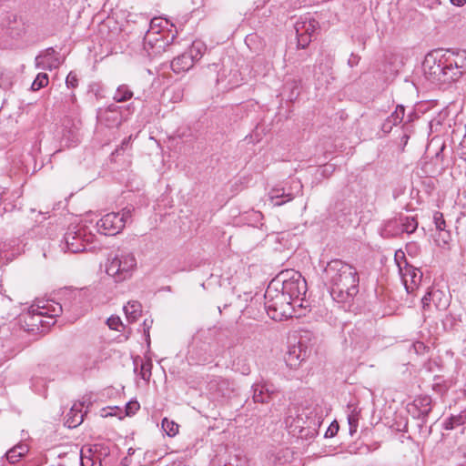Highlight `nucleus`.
<instances>
[{"label":"nucleus","mask_w":466,"mask_h":466,"mask_svg":"<svg viewBox=\"0 0 466 466\" xmlns=\"http://www.w3.org/2000/svg\"><path fill=\"white\" fill-rule=\"evenodd\" d=\"M338 431H339V424L337 421H333L329 427L328 428V430L326 431L325 432V437L326 438H331V437H334L337 433H338Z\"/></svg>","instance_id":"44"},{"label":"nucleus","mask_w":466,"mask_h":466,"mask_svg":"<svg viewBox=\"0 0 466 466\" xmlns=\"http://www.w3.org/2000/svg\"><path fill=\"white\" fill-rule=\"evenodd\" d=\"M319 26V23L313 18L300 17L294 25L296 32L312 35L315 34Z\"/></svg>","instance_id":"19"},{"label":"nucleus","mask_w":466,"mask_h":466,"mask_svg":"<svg viewBox=\"0 0 466 466\" xmlns=\"http://www.w3.org/2000/svg\"><path fill=\"white\" fill-rule=\"evenodd\" d=\"M27 451H28L27 445H25L24 443H19V444L15 445V447H13L12 449H10L5 453V457H6V460L10 463H15L19 460V458L25 456L27 453Z\"/></svg>","instance_id":"22"},{"label":"nucleus","mask_w":466,"mask_h":466,"mask_svg":"<svg viewBox=\"0 0 466 466\" xmlns=\"http://www.w3.org/2000/svg\"><path fill=\"white\" fill-rule=\"evenodd\" d=\"M440 296H442V292L438 289L427 292L421 299L423 308L425 309L426 307H429L431 301L435 302V298L440 297Z\"/></svg>","instance_id":"32"},{"label":"nucleus","mask_w":466,"mask_h":466,"mask_svg":"<svg viewBox=\"0 0 466 466\" xmlns=\"http://www.w3.org/2000/svg\"><path fill=\"white\" fill-rule=\"evenodd\" d=\"M48 76L46 73H39L34 82L32 83L31 89L37 91L48 85Z\"/></svg>","instance_id":"29"},{"label":"nucleus","mask_w":466,"mask_h":466,"mask_svg":"<svg viewBox=\"0 0 466 466\" xmlns=\"http://www.w3.org/2000/svg\"><path fill=\"white\" fill-rule=\"evenodd\" d=\"M138 450H139V449H137V451H138ZM136 451H137V450H136V449L129 448V449L127 450V456H128V457L133 456V455L136 453Z\"/></svg>","instance_id":"57"},{"label":"nucleus","mask_w":466,"mask_h":466,"mask_svg":"<svg viewBox=\"0 0 466 466\" xmlns=\"http://www.w3.org/2000/svg\"><path fill=\"white\" fill-rule=\"evenodd\" d=\"M434 223L436 226V228L438 230H444L445 229V220L443 218V215L441 212H436L433 216Z\"/></svg>","instance_id":"38"},{"label":"nucleus","mask_w":466,"mask_h":466,"mask_svg":"<svg viewBox=\"0 0 466 466\" xmlns=\"http://www.w3.org/2000/svg\"><path fill=\"white\" fill-rule=\"evenodd\" d=\"M132 464V460L130 457L126 456L121 460L122 466H130Z\"/></svg>","instance_id":"53"},{"label":"nucleus","mask_w":466,"mask_h":466,"mask_svg":"<svg viewBox=\"0 0 466 466\" xmlns=\"http://www.w3.org/2000/svg\"><path fill=\"white\" fill-rule=\"evenodd\" d=\"M348 420H349V424H350V434L352 435L353 432H356V431H357L358 419L355 418V416L350 415V416H349Z\"/></svg>","instance_id":"45"},{"label":"nucleus","mask_w":466,"mask_h":466,"mask_svg":"<svg viewBox=\"0 0 466 466\" xmlns=\"http://www.w3.org/2000/svg\"><path fill=\"white\" fill-rule=\"evenodd\" d=\"M216 385H217L218 390H223L224 389L228 390V382L225 380H220L219 381H218L216 383Z\"/></svg>","instance_id":"50"},{"label":"nucleus","mask_w":466,"mask_h":466,"mask_svg":"<svg viewBox=\"0 0 466 466\" xmlns=\"http://www.w3.org/2000/svg\"><path fill=\"white\" fill-rule=\"evenodd\" d=\"M124 311L127 319L133 322L141 315L142 306L137 300H130L126 306H124Z\"/></svg>","instance_id":"21"},{"label":"nucleus","mask_w":466,"mask_h":466,"mask_svg":"<svg viewBox=\"0 0 466 466\" xmlns=\"http://www.w3.org/2000/svg\"><path fill=\"white\" fill-rule=\"evenodd\" d=\"M83 402L78 401L73 404L66 417V425L68 428H76L83 422L84 416L86 413V411L83 412Z\"/></svg>","instance_id":"17"},{"label":"nucleus","mask_w":466,"mask_h":466,"mask_svg":"<svg viewBox=\"0 0 466 466\" xmlns=\"http://www.w3.org/2000/svg\"><path fill=\"white\" fill-rule=\"evenodd\" d=\"M466 422V413L461 412L457 415L450 416L444 422L445 430H453L458 426L463 425Z\"/></svg>","instance_id":"26"},{"label":"nucleus","mask_w":466,"mask_h":466,"mask_svg":"<svg viewBox=\"0 0 466 466\" xmlns=\"http://www.w3.org/2000/svg\"><path fill=\"white\" fill-rule=\"evenodd\" d=\"M162 428L170 437L175 436L178 432V425L167 418H164L162 420Z\"/></svg>","instance_id":"30"},{"label":"nucleus","mask_w":466,"mask_h":466,"mask_svg":"<svg viewBox=\"0 0 466 466\" xmlns=\"http://www.w3.org/2000/svg\"><path fill=\"white\" fill-rule=\"evenodd\" d=\"M82 122L77 117L66 116L62 123L61 144L66 147H75L80 142Z\"/></svg>","instance_id":"10"},{"label":"nucleus","mask_w":466,"mask_h":466,"mask_svg":"<svg viewBox=\"0 0 466 466\" xmlns=\"http://www.w3.org/2000/svg\"><path fill=\"white\" fill-rule=\"evenodd\" d=\"M143 326H144V332H145V335L147 337V339L149 340V329H150V325L147 324V319L144 321Z\"/></svg>","instance_id":"52"},{"label":"nucleus","mask_w":466,"mask_h":466,"mask_svg":"<svg viewBox=\"0 0 466 466\" xmlns=\"http://www.w3.org/2000/svg\"><path fill=\"white\" fill-rule=\"evenodd\" d=\"M465 67V50H436L429 54L423 63L427 78L438 85L457 81L462 76Z\"/></svg>","instance_id":"2"},{"label":"nucleus","mask_w":466,"mask_h":466,"mask_svg":"<svg viewBox=\"0 0 466 466\" xmlns=\"http://www.w3.org/2000/svg\"><path fill=\"white\" fill-rule=\"evenodd\" d=\"M413 406L419 410L418 418L425 422L431 411V398L428 395L419 396L414 400Z\"/></svg>","instance_id":"18"},{"label":"nucleus","mask_w":466,"mask_h":466,"mask_svg":"<svg viewBox=\"0 0 466 466\" xmlns=\"http://www.w3.org/2000/svg\"><path fill=\"white\" fill-rule=\"evenodd\" d=\"M262 390L265 391L268 400L269 401L273 396L277 393V390L272 384L263 382V383H258Z\"/></svg>","instance_id":"36"},{"label":"nucleus","mask_w":466,"mask_h":466,"mask_svg":"<svg viewBox=\"0 0 466 466\" xmlns=\"http://www.w3.org/2000/svg\"><path fill=\"white\" fill-rule=\"evenodd\" d=\"M279 287V281L269 282L264 295V308L270 319L280 321L293 316L295 303Z\"/></svg>","instance_id":"4"},{"label":"nucleus","mask_w":466,"mask_h":466,"mask_svg":"<svg viewBox=\"0 0 466 466\" xmlns=\"http://www.w3.org/2000/svg\"><path fill=\"white\" fill-rule=\"evenodd\" d=\"M98 232L106 236H115L124 229L123 217L119 213L110 212L103 216L96 223Z\"/></svg>","instance_id":"12"},{"label":"nucleus","mask_w":466,"mask_h":466,"mask_svg":"<svg viewBox=\"0 0 466 466\" xmlns=\"http://www.w3.org/2000/svg\"><path fill=\"white\" fill-rule=\"evenodd\" d=\"M108 327L114 330H119V327L122 326V321L119 317H110L106 321Z\"/></svg>","instance_id":"40"},{"label":"nucleus","mask_w":466,"mask_h":466,"mask_svg":"<svg viewBox=\"0 0 466 466\" xmlns=\"http://www.w3.org/2000/svg\"><path fill=\"white\" fill-rule=\"evenodd\" d=\"M351 344L360 350L369 348L370 337L360 327H356L350 334Z\"/></svg>","instance_id":"20"},{"label":"nucleus","mask_w":466,"mask_h":466,"mask_svg":"<svg viewBox=\"0 0 466 466\" xmlns=\"http://www.w3.org/2000/svg\"><path fill=\"white\" fill-rule=\"evenodd\" d=\"M405 117V107L402 105H398L395 111L391 113L387 118L391 122V125L397 126L401 123Z\"/></svg>","instance_id":"28"},{"label":"nucleus","mask_w":466,"mask_h":466,"mask_svg":"<svg viewBox=\"0 0 466 466\" xmlns=\"http://www.w3.org/2000/svg\"><path fill=\"white\" fill-rule=\"evenodd\" d=\"M14 80V74L0 66V87L8 89L12 86Z\"/></svg>","instance_id":"27"},{"label":"nucleus","mask_w":466,"mask_h":466,"mask_svg":"<svg viewBox=\"0 0 466 466\" xmlns=\"http://www.w3.org/2000/svg\"><path fill=\"white\" fill-rule=\"evenodd\" d=\"M271 281H279V289H281L284 294L286 293V295L290 297V300L295 304L301 302L303 299L302 297L306 295L307 282L298 271L287 270L280 272ZM299 305L301 306V303Z\"/></svg>","instance_id":"6"},{"label":"nucleus","mask_w":466,"mask_h":466,"mask_svg":"<svg viewBox=\"0 0 466 466\" xmlns=\"http://www.w3.org/2000/svg\"><path fill=\"white\" fill-rule=\"evenodd\" d=\"M76 292H71L70 293V298L76 299Z\"/></svg>","instance_id":"59"},{"label":"nucleus","mask_w":466,"mask_h":466,"mask_svg":"<svg viewBox=\"0 0 466 466\" xmlns=\"http://www.w3.org/2000/svg\"><path fill=\"white\" fill-rule=\"evenodd\" d=\"M334 171V167L333 165H329V164H327V165H324L322 167V169H321V172L324 176H327V175H329L331 174L332 172Z\"/></svg>","instance_id":"49"},{"label":"nucleus","mask_w":466,"mask_h":466,"mask_svg":"<svg viewBox=\"0 0 466 466\" xmlns=\"http://www.w3.org/2000/svg\"><path fill=\"white\" fill-rule=\"evenodd\" d=\"M461 466H466V464H463V465H461Z\"/></svg>","instance_id":"63"},{"label":"nucleus","mask_w":466,"mask_h":466,"mask_svg":"<svg viewBox=\"0 0 466 466\" xmlns=\"http://www.w3.org/2000/svg\"><path fill=\"white\" fill-rule=\"evenodd\" d=\"M137 258L133 251L118 249L114 257L108 258L106 272L116 282H122L130 279L137 269Z\"/></svg>","instance_id":"5"},{"label":"nucleus","mask_w":466,"mask_h":466,"mask_svg":"<svg viewBox=\"0 0 466 466\" xmlns=\"http://www.w3.org/2000/svg\"><path fill=\"white\" fill-rule=\"evenodd\" d=\"M319 425V420H318L317 422H314V425Z\"/></svg>","instance_id":"61"},{"label":"nucleus","mask_w":466,"mask_h":466,"mask_svg":"<svg viewBox=\"0 0 466 466\" xmlns=\"http://www.w3.org/2000/svg\"><path fill=\"white\" fill-rule=\"evenodd\" d=\"M407 292H412L422 279V272L420 268L406 263V268L400 272Z\"/></svg>","instance_id":"16"},{"label":"nucleus","mask_w":466,"mask_h":466,"mask_svg":"<svg viewBox=\"0 0 466 466\" xmlns=\"http://www.w3.org/2000/svg\"><path fill=\"white\" fill-rule=\"evenodd\" d=\"M298 88H299V86H298L297 82H294V86L292 87L291 94L289 96L290 100H292L293 98H296L298 96L299 92L295 93V89L297 90Z\"/></svg>","instance_id":"51"},{"label":"nucleus","mask_w":466,"mask_h":466,"mask_svg":"<svg viewBox=\"0 0 466 466\" xmlns=\"http://www.w3.org/2000/svg\"><path fill=\"white\" fill-rule=\"evenodd\" d=\"M453 5L463 6L466 4V0H450Z\"/></svg>","instance_id":"54"},{"label":"nucleus","mask_w":466,"mask_h":466,"mask_svg":"<svg viewBox=\"0 0 466 466\" xmlns=\"http://www.w3.org/2000/svg\"><path fill=\"white\" fill-rule=\"evenodd\" d=\"M222 396H223V397H226V396H227V393H226V392H224V391H222Z\"/></svg>","instance_id":"60"},{"label":"nucleus","mask_w":466,"mask_h":466,"mask_svg":"<svg viewBox=\"0 0 466 466\" xmlns=\"http://www.w3.org/2000/svg\"><path fill=\"white\" fill-rule=\"evenodd\" d=\"M296 35H297L299 48H302V49L306 48L312 40V37H310V35L302 34V32L301 33L296 32Z\"/></svg>","instance_id":"35"},{"label":"nucleus","mask_w":466,"mask_h":466,"mask_svg":"<svg viewBox=\"0 0 466 466\" xmlns=\"http://www.w3.org/2000/svg\"><path fill=\"white\" fill-rule=\"evenodd\" d=\"M1 299L3 302H8V303L11 302V299L8 297H2Z\"/></svg>","instance_id":"58"},{"label":"nucleus","mask_w":466,"mask_h":466,"mask_svg":"<svg viewBox=\"0 0 466 466\" xmlns=\"http://www.w3.org/2000/svg\"><path fill=\"white\" fill-rule=\"evenodd\" d=\"M418 228V221L413 217L400 215L387 221L384 231L387 235H399L401 233H413Z\"/></svg>","instance_id":"11"},{"label":"nucleus","mask_w":466,"mask_h":466,"mask_svg":"<svg viewBox=\"0 0 466 466\" xmlns=\"http://www.w3.org/2000/svg\"><path fill=\"white\" fill-rule=\"evenodd\" d=\"M133 211H134L133 207H126L121 210V212H118L120 214V216L123 217L124 227L128 222V220L131 218Z\"/></svg>","instance_id":"41"},{"label":"nucleus","mask_w":466,"mask_h":466,"mask_svg":"<svg viewBox=\"0 0 466 466\" xmlns=\"http://www.w3.org/2000/svg\"><path fill=\"white\" fill-rule=\"evenodd\" d=\"M93 240V235L83 227H69L59 247L63 252L78 253L86 250Z\"/></svg>","instance_id":"7"},{"label":"nucleus","mask_w":466,"mask_h":466,"mask_svg":"<svg viewBox=\"0 0 466 466\" xmlns=\"http://www.w3.org/2000/svg\"><path fill=\"white\" fill-rule=\"evenodd\" d=\"M459 150L461 158H463L464 161L466 162V139L461 142Z\"/></svg>","instance_id":"48"},{"label":"nucleus","mask_w":466,"mask_h":466,"mask_svg":"<svg viewBox=\"0 0 466 466\" xmlns=\"http://www.w3.org/2000/svg\"><path fill=\"white\" fill-rule=\"evenodd\" d=\"M322 279L334 301L350 304L359 293V272L352 265L336 258L327 263Z\"/></svg>","instance_id":"1"},{"label":"nucleus","mask_w":466,"mask_h":466,"mask_svg":"<svg viewBox=\"0 0 466 466\" xmlns=\"http://www.w3.org/2000/svg\"><path fill=\"white\" fill-rule=\"evenodd\" d=\"M167 24V20H163L160 17H154L150 20L149 28L147 32L145 39L147 40L151 34L158 35L160 31L166 27Z\"/></svg>","instance_id":"25"},{"label":"nucleus","mask_w":466,"mask_h":466,"mask_svg":"<svg viewBox=\"0 0 466 466\" xmlns=\"http://www.w3.org/2000/svg\"><path fill=\"white\" fill-rule=\"evenodd\" d=\"M441 296L435 298V300H439V303H435V305H436L437 308H440V307L445 308L446 307V301L441 303Z\"/></svg>","instance_id":"55"},{"label":"nucleus","mask_w":466,"mask_h":466,"mask_svg":"<svg viewBox=\"0 0 466 466\" xmlns=\"http://www.w3.org/2000/svg\"><path fill=\"white\" fill-rule=\"evenodd\" d=\"M309 356L308 348L299 341L298 344L289 347L285 361L290 369H297Z\"/></svg>","instance_id":"14"},{"label":"nucleus","mask_w":466,"mask_h":466,"mask_svg":"<svg viewBox=\"0 0 466 466\" xmlns=\"http://www.w3.org/2000/svg\"><path fill=\"white\" fill-rule=\"evenodd\" d=\"M360 60V56L359 55L351 53L349 60H348V65L350 67H354L359 64Z\"/></svg>","instance_id":"46"},{"label":"nucleus","mask_w":466,"mask_h":466,"mask_svg":"<svg viewBox=\"0 0 466 466\" xmlns=\"http://www.w3.org/2000/svg\"><path fill=\"white\" fill-rule=\"evenodd\" d=\"M134 96L133 91L129 87V86L126 84H122L117 86L114 96L113 99L116 103H124L128 100H130Z\"/></svg>","instance_id":"23"},{"label":"nucleus","mask_w":466,"mask_h":466,"mask_svg":"<svg viewBox=\"0 0 466 466\" xmlns=\"http://www.w3.org/2000/svg\"><path fill=\"white\" fill-rule=\"evenodd\" d=\"M253 390V400L257 403H267L268 402V397L264 390H262L258 383L252 386Z\"/></svg>","instance_id":"31"},{"label":"nucleus","mask_w":466,"mask_h":466,"mask_svg":"<svg viewBox=\"0 0 466 466\" xmlns=\"http://www.w3.org/2000/svg\"><path fill=\"white\" fill-rule=\"evenodd\" d=\"M72 306L62 305L55 300L39 301L32 305L23 316L24 327L31 332H46L56 323L55 318L64 310H71Z\"/></svg>","instance_id":"3"},{"label":"nucleus","mask_w":466,"mask_h":466,"mask_svg":"<svg viewBox=\"0 0 466 466\" xmlns=\"http://www.w3.org/2000/svg\"><path fill=\"white\" fill-rule=\"evenodd\" d=\"M149 454V451L145 452V456H147Z\"/></svg>","instance_id":"62"},{"label":"nucleus","mask_w":466,"mask_h":466,"mask_svg":"<svg viewBox=\"0 0 466 466\" xmlns=\"http://www.w3.org/2000/svg\"><path fill=\"white\" fill-rule=\"evenodd\" d=\"M109 454V446L104 442L84 446L80 451L81 466H102V460Z\"/></svg>","instance_id":"9"},{"label":"nucleus","mask_w":466,"mask_h":466,"mask_svg":"<svg viewBox=\"0 0 466 466\" xmlns=\"http://www.w3.org/2000/svg\"><path fill=\"white\" fill-rule=\"evenodd\" d=\"M66 85L68 88H75L78 86V79L74 72H70L66 79Z\"/></svg>","instance_id":"39"},{"label":"nucleus","mask_w":466,"mask_h":466,"mask_svg":"<svg viewBox=\"0 0 466 466\" xmlns=\"http://www.w3.org/2000/svg\"><path fill=\"white\" fill-rule=\"evenodd\" d=\"M35 62L37 68L47 70L58 67L61 63L58 53L53 47L46 48L36 56Z\"/></svg>","instance_id":"15"},{"label":"nucleus","mask_w":466,"mask_h":466,"mask_svg":"<svg viewBox=\"0 0 466 466\" xmlns=\"http://www.w3.org/2000/svg\"><path fill=\"white\" fill-rule=\"evenodd\" d=\"M140 408L139 403L135 401H129L126 406V411L127 415L135 414Z\"/></svg>","instance_id":"43"},{"label":"nucleus","mask_w":466,"mask_h":466,"mask_svg":"<svg viewBox=\"0 0 466 466\" xmlns=\"http://www.w3.org/2000/svg\"><path fill=\"white\" fill-rule=\"evenodd\" d=\"M152 363L150 360L142 362L140 367V377L146 381H148L151 377Z\"/></svg>","instance_id":"34"},{"label":"nucleus","mask_w":466,"mask_h":466,"mask_svg":"<svg viewBox=\"0 0 466 466\" xmlns=\"http://www.w3.org/2000/svg\"><path fill=\"white\" fill-rule=\"evenodd\" d=\"M270 198L274 201L275 206H281L284 203L290 201L294 198L292 193H285L284 189H272L270 192Z\"/></svg>","instance_id":"24"},{"label":"nucleus","mask_w":466,"mask_h":466,"mask_svg":"<svg viewBox=\"0 0 466 466\" xmlns=\"http://www.w3.org/2000/svg\"><path fill=\"white\" fill-rule=\"evenodd\" d=\"M121 108L111 104L104 109H99L97 112L98 122L109 128L118 127L123 121Z\"/></svg>","instance_id":"13"},{"label":"nucleus","mask_w":466,"mask_h":466,"mask_svg":"<svg viewBox=\"0 0 466 466\" xmlns=\"http://www.w3.org/2000/svg\"><path fill=\"white\" fill-rule=\"evenodd\" d=\"M156 43L152 45L153 48H163L164 52H167L170 50L171 45L169 42H165L163 39H155Z\"/></svg>","instance_id":"42"},{"label":"nucleus","mask_w":466,"mask_h":466,"mask_svg":"<svg viewBox=\"0 0 466 466\" xmlns=\"http://www.w3.org/2000/svg\"><path fill=\"white\" fill-rule=\"evenodd\" d=\"M415 115V113L412 111L410 112L408 116H407V121L404 125H407V126H410L409 123L411 122L413 120V116Z\"/></svg>","instance_id":"56"},{"label":"nucleus","mask_w":466,"mask_h":466,"mask_svg":"<svg viewBox=\"0 0 466 466\" xmlns=\"http://www.w3.org/2000/svg\"><path fill=\"white\" fill-rule=\"evenodd\" d=\"M403 135L400 137V146L401 149H404V147L407 145L410 133H411V126L403 125Z\"/></svg>","instance_id":"37"},{"label":"nucleus","mask_w":466,"mask_h":466,"mask_svg":"<svg viewBox=\"0 0 466 466\" xmlns=\"http://www.w3.org/2000/svg\"><path fill=\"white\" fill-rule=\"evenodd\" d=\"M206 50L207 46L202 41H194L187 51L171 61L172 70L177 74L188 71L201 59Z\"/></svg>","instance_id":"8"},{"label":"nucleus","mask_w":466,"mask_h":466,"mask_svg":"<svg viewBox=\"0 0 466 466\" xmlns=\"http://www.w3.org/2000/svg\"><path fill=\"white\" fill-rule=\"evenodd\" d=\"M394 259L398 266L399 272H402V270L406 268V263H408L405 253L400 249L397 250L395 252Z\"/></svg>","instance_id":"33"},{"label":"nucleus","mask_w":466,"mask_h":466,"mask_svg":"<svg viewBox=\"0 0 466 466\" xmlns=\"http://www.w3.org/2000/svg\"><path fill=\"white\" fill-rule=\"evenodd\" d=\"M393 127H394V125H391V122H390V120L388 118H386L385 121L381 125V130L384 133H390Z\"/></svg>","instance_id":"47"}]
</instances>
